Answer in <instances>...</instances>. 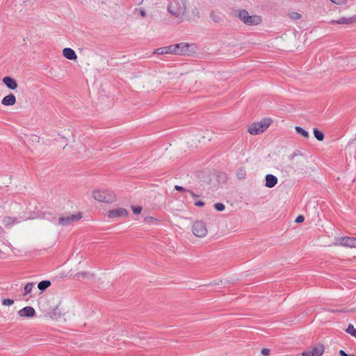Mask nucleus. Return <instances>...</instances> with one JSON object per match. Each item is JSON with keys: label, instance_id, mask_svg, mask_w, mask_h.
I'll list each match as a JSON object with an SVG mask.
<instances>
[{"label": "nucleus", "instance_id": "obj_1", "mask_svg": "<svg viewBox=\"0 0 356 356\" xmlns=\"http://www.w3.org/2000/svg\"><path fill=\"white\" fill-rule=\"evenodd\" d=\"M93 198L100 202L111 203L116 200L115 194L109 189H97L92 191Z\"/></svg>", "mask_w": 356, "mask_h": 356}, {"label": "nucleus", "instance_id": "obj_2", "mask_svg": "<svg viewBox=\"0 0 356 356\" xmlns=\"http://www.w3.org/2000/svg\"><path fill=\"white\" fill-rule=\"evenodd\" d=\"M184 0H172L168 6V11L174 17L182 18L186 13Z\"/></svg>", "mask_w": 356, "mask_h": 356}, {"label": "nucleus", "instance_id": "obj_3", "mask_svg": "<svg viewBox=\"0 0 356 356\" xmlns=\"http://www.w3.org/2000/svg\"><path fill=\"white\" fill-rule=\"evenodd\" d=\"M237 17L247 26H256L262 21L260 15H250L249 13L245 9L239 10L237 13Z\"/></svg>", "mask_w": 356, "mask_h": 356}, {"label": "nucleus", "instance_id": "obj_4", "mask_svg": "<svg viewBox=\"0 0 356 356\" xmlns=\"http://www.w3.org/2000/svg\"><path fill=\"white\" fill-rule=\"evenodd\" d=\"M270 119H264L259 122L252 123L248 127V131L251 135H259L262 134L270 124Z\"/></svg>", "mask_w": 356, "mask_h": 356}, {"label": "nucleus", "instance_id": "obj_5", "mask_svg": "<svg viewBox=\"0 0 356 356\" xmlns=\"http://www.w3.org/2000/svg\"><path fill=\"white\" fill-rule=\"evenodd\" d=\"M175 54L190 56L196 51V46L193 44L179 43L174 44Z\"/></svg>", "mask_w": 356, "mask_h": 356}, {"label": "nucleus", "instance_id": "obj_6", "mask_svg": "<svg viewBox=\"0 0 356 356\" xmlns=\"http://www.w3.org/2000/svg\"><path fill=\"white\" fill-rule=\"evenodd\" d=\"M193 234L198 238H204L207 235L208 229L206 224L202 220L195 221L192 225Z\"/></svg>", "mask_w": 356, "mask_h": 356}, {"label": "nucleus", "instance_id": "obj_7", "mask_svg": "<svg viewBox=\"0 0 356 356\" xmlns=\"http://www.w3.org/2000/svg\"><path fill=\"white\" fill-rule=\"evenodd\" d=\"M334 244L337 246L356 248V238L348 236L338 237L335 238Z\"/></svg>", "mask_w": 356, "mask_h": 356}, {"label": "nucleus", "instance_id": "obj_8", "mask_svg": "<svg viewBox=\"0 0 356 356\" xmlns=\"http://www.w3.org/2000/svg\"><path fill=\"white\" fill-rule=\"evenodd\" d=\"M82 218L80 213L62 216L58 218V224L61 226H69L74 222L78 221Z\"/></svg>", "mask_w": 356, "mask_h": 356}, {"label": "nucleus", "instance_id": "obj_9", "mask_svg": "<svg viewBox=\"0 0 356 356\" xmlns=\"http://www.w3.org/2000/svg\"><path fill=\"white\" fill-rule=\"evenodd\" d=\"M128 211L124 208H116L111 209L107 212V216L111 220H115L120 218H125L128 216Z\"/></svg>", "mask_w": 356, "mask_h": 356}, {"label": "nucleus", "instance_id": "obj_10", "mask_svg": "<svg viewBox=\"0 0 356 356\" xmlns=\"http://www.w3.org/2000/svg\"><path fill=\"white\" fill-rule=\"evenodd\" d=\"M325 350V347L323 344L318 343L315 346L312 347L311 348L304 351L302 353V356H321L323 354Z\"/></svg>", "mask_w": 356, "mask_h": 356}, {"label": "nucleus", "instance_id": "obj_11", "mask_svg": "<svg viewBox=\"0 0 356 356\" xmlns=\"http://www.w3.org/2000/svg\"><path fill=\"white\" fill-rule=\"evenodd\" d=\"M17 314L20 317L33 318L35 315V311L33 307L26 306L19 310Z\"/></svg>", "mask_w": 356, "mask_h": 356}, {"label": "nucleus", "instance_id": "obj_12", "mask_svg": "<svg viewBox=\"0 0 356 356\" xmlns=\"http://www.w3.org/2000/svg\"><path fill=\"white\" fill-rule=\"evenodd\" d=\"M2 82L5 84V86L13 90H15L17 88V83L15 79L10 76H5L2 79Z\"/></svg>", "mask_w": 356, "mask_h": 356}, {"label": "nucleus", "instance_id": "obj_13", "mask_svg": "<svg viewBox=\"0 0 356 356\" xmlns=\"http://www.w3.org/2000/svg\"><path fill=\"white\" fill-rule=\"evenodd\" d=\"M265 186L270 188L274 187L277 184L278 179L275 175L268 174L265 177Z\"/></svg>", "mask_w": 356, "mask_h": 356}, {"label": "nucleus", "instance_id": "obj_14", "mask_svg": "<svg viewBox=\"0 0 356 356\" xmlns=\"http://www.w3.org/2000/svg\"><path fill=\"white\" fill-rule=\"evenodd\" d=\"M154 54H159V55H163V54H175L174 44L158 48L154 50Z\"/></svg>", "mask_w": 356, "mask_h": 356}, {"label": "nucleus", "instance_id": "obj_15", "mask_svg": "<svg viewBox=\"0 0 356 356\" xmlns=\"http://www.w3.org/2000/svg\"><path fill=\"white\" fill-rule=\"evenodd\" d=\"M63 55L68 60H75L77 59V56L75 51L69 47H66L63 49Z\"/></svg>", "mask_w": 356, "mask_h": 356}, {"label": "nucleus", "instance_id": "obj_16", "mask_svg": "<svg viewBox=\"0 0 356 356\" xmlns=\"http://www.w3.org/2000/svg\"><path fill=\"white\" fill-rule=\"evenodd\" d=\"M16 103V97L13 94H9L4 97L1 100V104L3 106H13Z\"/></svg>", "mask_w": 356, "mask_h": 356}, {"label": "nucleus", "instance_id": "obj_17", "mask_svg": "<svg viewBox=\"0 0 356 356\" xmlns=\"http://www.w3.org/2000/svg\"><path fill=\"white\" fill-rule=\"evenodd\" d=\"M2 222L6 227H8L17 222V218L10 216H6L3 218Z\"/></svg>", "mask_w": 356, "mask_h": 356}, {"label": "nucleus", "instance_id": "obj_18", "mask_svg": "<svg viewBox=\"0 0 356 356\" xmlns=\"http://www.w3.org/2000/svg\"><path fill=\"white\" fill-rule=\"evenodd\" d=\"M295 130L297 132V134H300L303 138H305L306 139L309 138V132L307 131H306L305 129H304L303 128L296 126L295 127Z\"/></svg>", "mask_w": 356, "mask_h": 356}, {"label": "nucleus", "instance_id": "obj_19", "mask_svg": "<svg viewBox=\"0 0 356 356\" xmlns=\"http://www.w3.org/2000/svg\"><path fill=\"white\" fill-rule=\"evenodd\" d=\"M34 286H35V284L33 282L27 283L24 286L23 296H26L30 294L31 293L33 289L34 288Z\"/></svg>", "mask_w": 356, "mask_h": 356}, {"label": "nucleus", "instance_id": "obj_20", "mask_svg": "<svg viewBox=\"0 0 356 356\" xmlns=\"http://www.w3.org/2000/svg\"><path fill=\"white\" fill-rule=\"evenodd\" d=\"M51 286V282L49 280H43L42 282H40L38 284V288L42 291H44L46 290L48 287Z\"/></svg>", "mask_w": 356, "mask_h": 356}, {"label": "nucleus", "instance_id": "obj_21", "mask_svg": "<svg viewBox=\"0 0 356 356\" xmlns=\"http://www.w3.org/2000/svg\"><path fill=\"white\" fill-rule=\"evenodd\" d=\"M314 137L318 140V141H323L324 139V134L319 131L317 129H314Z\"/></svg>", "mask_w": 356, "mask_h": 356}, {"label": "nucleus", "instance_id": "obj_22", "mask_svg": "<svg viewBox=\"0 0 356 356\" xmlns=\"http://www.w3.org/2000/svg\"><path fill=\"white\" fill-rule=\"evenodd\" d=\"M60 316V311L59 307H56L51 313V318L54 319H58Z\"/></svg>", "mask_w": 356, "mask_h": 356}, {"label": "nucleus", "instance_id": "obj_23", "mask_svg": "<svg viewBox=\"0 0 356 356\" xmlns=\"http://www.w3.org/2000/svg\"><path fill=\"white\" fill-rule=\"evenodd\" d=\"M353 21L351 19L342 17V18L339 19V20L332 21V23H337V24H347L351 23Z\"/></svg>", "mask_w": 356, "mask_h": 356}, {"label": "nucleus", "instance_id": "obj_24", "mask_svg": "<svg viewBox=\"0 0 356 356\" xmlns=\"http://www.w3.org/2000/svg\"><path fill=\"white\" fill-rule=\"evenodd\" d=\"M346 332L356 338V329L353 325L350 324L346 328Z\"/></svg>", "mask_w": 356, "mask_h": 356}, {"label": "nucleus", "instance_id": "obj_25", "mask_svg": "<svg viewBox=\"0 0 356 356\" xmlns=\"http://www.w3.org/2000/svg\"><path fill=\"white\" fill-rule=\"evenodd\" d=\"M237 177L240 179H244L246 175V172L244 168H241L236 173Z\"/></svg>", "mask_w": 356, "mask_h": 356}, {"label": "nucleus", "instance_id": "obj_26", "mask_svg": "<svg viewBox=\"0 0 356 356\" xmlns=\"http://www.w3.org/2000/svg\"><path fill=\"white\" fill-rule=\"evenodd\" d=\"M289 17L292 19H299L301 18V15L297 12H292L289 13Z\"/></svg>", "mask_w": 356, "mask_h": 356}, {"label": "nucleus", "instance_id": "obj_27", "mask_svg": "<svg viewBox=\"0 0 356 356\" xmlns=\"http://www.w3.org/2000/svg\"><path fill=\"white\" fill-rule=\"evenodd\" d=\"M73 147L74 149L77 150L78 153H80L82 149H84L83 145L80 143H76Z\"/></svg>", "mask_w": 356, "mask_h": 356}, {"label": "nucleus", "instance_id": "obj_28", "mask_svg": "<svg viewBox=\"0 0 356 356\" xmlns=\"http://www.w3.org/2000/svg\"><path fill=\"white\" fill-rule=\"evenodd\" d=\"M214 208L218 211H222L225 207L223 204L218 202L214 204Z\"/></svg>", "mask_w": 356, "mask_h": 356}, {"label": "nucleus", "instance_id": "obj_29", "mask_svg": "<svg viewBox=\"0 0 356 356\" xmlns=\"http://www.w3.org/2000/svg\"><path fill=\"white\" fill-rule=\"evenodd\" d=\"M131 209L134 214H139L142 211V207L139 206H132Z\"/></svg>", "mask_w": 356, "mask_h": 356}, {"label": "nucleus", "instance_id": "obj_30", "mask_svg": "<svg viewBox=\"0 0 356 356\" xmlns=\"http://www.w3.org/2000/svg\"><path fill=\"white\" fill-rule=\"evenodd\" d=\"M13 303H14V300L12 299H9V298L4 299L2 301L3 305H5V306H10V305H12Z\"/></svg>", "mask_w": 356, "mask_h": 356}, {"label": "nucleus", "instance_id": "obj_31", "mask_svg": "<svg viewBox=\"0 0 356 356\" xmlns=\"http://www.w3.org/2000/svg\"><path fill=\"white\" fill-rule=\"evenodd\" d=\"M270 349L268 348H262L261 350V353L263 355H265V356H268L270 355Z\"/></svg>", "mask_w": 356, "mask_h": 356}, {"label": "nucleus", "instance_id": "obj_32", "mask_svg": "<svg viewBox=\"0 0 356 356\" xmlns=\"http://www.w3.org/2000/svg\"><path fill=\"white\" fill-rule=\"evenodd\" d=\"M305 220V217L302 215H299L295 220L297 223H301Z\"/></svg>", "mask_w": 356, "mask_h": 356}, {"label": "nucleus", "instance_id": "obj_33", "mask_svg": "<svg viewBox=\"0 0 356 356\" xmlns=\"http://www.w3.org/2000/svg\"><path fill=\"white\" fill-rule=\"evenodd\" d=\"M332 3L340 5L346 3V0H330Z\"/></svg>", "mask_w": 356, "mask_h": 356}, {"label": "nucleus", "instance_id": "obj_34", "mask_svg": "<svg viewBox=\"0 0 356 356\" xmlns=\"http://www.w3.org/2000/svg\"><path fill=\"white\" fill-rule=\"evenodd\" d=\"M339 354L340 356H356L355 355H348L343 350H340L339 352Z\"/></svg>", "mask_w": 356, "mask_h": 356}, {"label": "nucleus", "instance_id": "obj_35", "mask_svg": "<svg viewBox=\"0 0 356 356\" xmlns=\"http://www.w3.org/2000/svg\"><path fill=\"white\" fill-rule=\"evenodd\" d=\"M175 190H177L178 191H186V189L184 188L182 186H178V185L175 186Z\"/></svg>", "mask_w": 356, "mask_h": 356}, {"label": "nucleus", "instance_id": "obj_36", "mask_svg": "<svg viewBox=\"0 0 356 356\" xmlns=\"http://www.w3.org/2000/svg\"><path fill=\"white\" fill-rule=\"evenodd\" d=\"M195 205L197 207H202L204 205V203L202 201H197L195 202Z\"/></svg>", "mask_w": 356, "mask_h": 356}, {"label": "nucleus", "instance_id": "obj_37", "mask_svg": "<svg viewBox=\"0 0 356 356\" xmlns=\"http://www.w3.org/2000/svg\"><path fill=\"white\" fill-rule=\"evenodd\" d=\"M140 15H141L143 17H145V16H146V13H145V11L144 10H143V9H140Z\"/></svg>", "mask_w": 356, "mask_h": 356}, {"label": "nucleus", "instance_id": "obj_38", "mask_svg": "<svg viewBox=\"0 0 356 356\" xmlns=\"http://www.w3.org/2000/svg\"><path fill=\"white\" fill-rule=\"evenodd\" d=\"M136 3L137 4H141L143 1V0H134Z\"/></svg>", "mask_w": 356, "mask_h": 356}, {"label": "nucleus", "instance_id": "obj_39", "mask_svg": "<svg viewBox=\"0 0 356 356\" xmlns=\"http://www.w3.org/2000/svg\"><path fill=\"white\" fill-rule=\"evenodd\" d=\"M189 193L191 194V195H192L193 197H195V196H196L193 192H192V191H189Z\"/></svg>", "mask_w": 356, "mask_h": 356}]
</instances>
